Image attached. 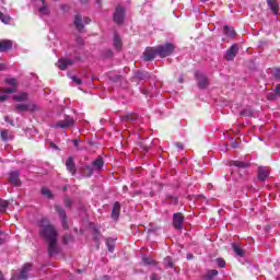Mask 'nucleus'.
<instances>
[{
  "mask_svg": "<svg viewBox=\"0 0 280 280\" xmlns=\"http://www.w3.org/2000/svg\"><path fill=\"white\" fill-rule=\"evenodd\" d=\"M27 93L26 92H22L20 94L13 95V100L15 102H27Z\"/></svg>",
  "mask_w": 280,
  "mask_h": 280,
  "instance_id": "c85d7f7f",
  "label": "nucleus"
},
{
  "mask_svg": "<svg viewBox=\"0 0 280 280\" xmlns=\"http://www.w3.org/2000/svg\"><path fill=\"white\" fill-rule=\"evenodd\" d=\"M275 93H277L278 95H280V84L276 85L275 88Z\"/></svg>",
  "mask_w": 280,
  "mask_h": 280,
  "instance_id": "6e6d98bb",
  "label": "nucleus"
},
{
  "mask_svg": "<svg viewBox=\"0 0 280 280\" xmlns=\"http://www.w3.org/2000/svg\"><path fill=\"white\" fill-rule=\"evenodd\" d=\"M272 75L273 78H276V80H280V68H275L272 71Z\"/></svg>",
  "mask_w": 280,
  "mask_h": 280,
  "instance_id": "c03bdc74",
  "label": "nucleus"
},
{
  "mask_svg": "<svg viewBox=\"0 0 280 280\" xmlns=\"http://www.w3.org/2000/svg\"><path fill=\"white\" fill-rule=\"evenodd\" d=\"M121 119L124 124H139L141 121V118L137 114H126Z\"/></svg>",
  "mask_w": 280,
  "mask_h": 280,
  "instance_id": "4468645a",
  "label": "nucleus"
},
{
  "mask_svg": "<svg viewBox=\"0 0 280 280\" xmlns=\"http://www.w3.org/2000/svg\"><path fill=\"white\" fill-rule=\"evenodd\" d=\"M164 266L166 268H174V261L172 260V257L168 256L164 259Z\"/></svg>",
  "mask_w": 280,
  "mask_h": 280,
  "instance_id": "58836bf2",
  "label": "nucleus"
},
{
  "mask_svg": "<svg viewBox=\"0 0 280 280\" xmlns=\"http://www.w3.org/2000/svg\"><path fill=\"white\" fill-rule=\"evenodd\" d=\"M185 222V215L180 212H175L173 214V226L176 231H183V224Z\"/></svg>",
  "mask_w": 280,
  "mask_h": 280,
  "instance_id": "0eeeda50",
  "label": "nucleus"
},
{
  "mask_svg": "<svg viewBox=\"0 0 280 280\" xmlns=\"http://www.w3.org/2000/svg\"><path fill=\"white\" fill-rule=\"evenodd\" d=\"M0 137H1L2 141H12L14 139L12 133H10V131H8L7 129L1 130Z\"/></svg>",
  "mask_w": 280,
  "mask_h": 280,
  "instance_id": "bb28decb",
  "label": "nucleus"
},
{
  "mask_svg": "<svg viewBox=\"0 0 280 280\" xmlns=\"http://www.w3.org/2000/svg\"><path fill=\"white\" fill-rule=\"evenodd\" d=\"M4 121L10 126H14V119L10 118V116H4Z\"/></svg>",
  "mask_w": 280,
  "mask_h": 280,
  "instance_id": "8fccbe9b",
  "label": "nucleus"
},
{
  "mask_svg": "<svg viewBox=\"0 0 280 280\" xmlns=\"http://www.w3.org/2000/svg\"><path fill=\"white\" fill-rule=\"evenodd\" d=\"M268 176H270V173L268 172V170H266V167L258 168V180L264 182L268 178Z\"/></svg>",
  "mask_w": 280,
  "mask_h": 280,
  "instance_id": "a878e982",
  "label": "nucleus"
},
{
  "mask_svg": "<svg viewBox=\"0 0 280 280\" xmlns=\"http://www.w3.org/2000/svg\"><path fill=\"white\" fill-rule=\"evenodd\" d=\"M14 45V42L10 39H0V52L3 54L5 51H10Z\"/></svg>",
  "mask_w": 280,
  "mask_h": 280,
  "instance_id": "dca6fc26",
  "label": "nucleus"
},
{
  "mask_svg": "<svg viewBox=\"0 0 280 280\" xmlns=\"http://www.w3.org/2000/svg\"><path fill=\"white\" fill-rule=\"evenodd\" d=\"M277 95H278L277 92H275V90H273V92L267 94V100L272 102V101L277 100Z\"/></svg>",
  "mask_w": 280,
  "mask_h": 280,
  "instance_id": "37998d69",
  "label": "nucleus"
},
{
  "mask_svg": "<svg viewBox=\"0 0 280 280\" xmlns=\"http://www.w3.org/2000/svg\"><path fill=\"white\" fill-rule=\"evenodd\" d=\"M106 246L109 253L115 252V238H107L106 240Z\"/></svg>",
  "mask_w": 280,
  "mask_h": 280,
  "instance_id": "2f4dec72",
  "label": "nucleus"
},
{
  "mask_svg": "<svg viewBox=\"0 0 280 280\" xmlns=\"http://www.w3.org/2000/svg\"><path fill=\"white\" fill-rule=\"evenodd\" d=\"M1 244H3V238L0 237V246H1Z\"/></svg>",
  "mask_w": 280,
  "mask_h": 280,
  "instance_id": "774afa93",
  "label": "nucleus"
},
{
  "mask_svg": "<svg viewBox=\"0 0 280 280\" xmlns=\"http://www.w3.org/2000/svg\"><path fill=\"white\" fill-rule=\"evenodd\" d=\"M121 213V203L119 201L114 202V207L112 210V219L119 220V215Z\"/></svg>",
  "mask_w": 280,
  "mask_h": 280,
  "instance_id": "412c9836",
  "label": "nucleus"
},
{
  "mask_svg": "<svg viewBox=\"0 0 280 280\" xmlns=\"http://www.w3.org/2000/svg\"><path fill=\"white\" fill-rule=\"evenodd\" d=\"M27 110H30L31 113H34V110H36V105H32V104L15 105V113H27Z\"/></svg>",
  "mask_w": 280,
  "mask_h": 280,
  "instance_id": "ddd939ff",
  "label": "nucleus"
},
{
  "mask_svg": "<svg viewBox=\"0 0 280 280\" xmlns=\"http://www.w3.org/2000/svg\"><path fill=\"white\" fill-rule=\"evenodd\" d=\"M240 51V46L237 44H233L225 52V60L231 61L235 60V56H237V52Z\"/></svg>",
  "mask_w": 280,
  "mask_h": 280,
  "instance_id": "9b49d317",
  "label": "nucleus"
},
{
  "mask_svg": "<svg viewBox=\"0 0 280 280\" xmlns=\"http://www.w3.org/2000/svg\"><path fill=\"white\" fill-rule=\"evenodd\" d=\"M195 78L199 89H207L209 86V79L202 72H195Z\"/></svg>",
  "mask_w": 280,
  "mask_h": 280,
  "instance_id": "9d476101",
  "label": "nucleus"
},
{
  "mask_svg": "<svg viewBox=\"0 0 280 280\" xmlns=\"http://www.w3.org/2000/svg\"><path fill=\"white\" fill-rule=\"evenodd\" d=\"M219 272L215 269L209 270L205 276V280H213L214 277H218Z\"/></svg>",
  "mask_w": 280,
  "mask_h": 280,
  "instance_id": "72a5a7b5",
  "label": "nucleus"
},
{
  "mask_svg": "<svg viewBox=\"0 0 280 280\" xmlns=\"http://www.w3.org/2000/svg\"><path fill=\"white\" fill-rule=\"evenodd\" d=\"M92 167L94 172H102L104 170V158L98 156L96 160L92 162Z\"/></svg>",
  "mask_w": 280,
  "mask_h": 280,
  "instance_id": "aec40b11",
  "label": "nucleus"
},
{
  "mask_svg": "<svg viewBox=\"0 0 280 280\" xmlns=\"http://www.w3.org/2000/svg\"><path fill=\"white\" fill-rule=\"evenodd\" d=\"M69 77L72 80V82H74L75 84H78V85L82 84V80H80L75 75H69Z\"/></svg>",
  "mask_w": 280,
  "mask_h": 280,
  "instance_id": "49530a36",
  "label": "nucleus"
},
{
  "mask_svg": "<svg viewBox=\"0 0 280 280\" xmlns=\"http://www.w3.org/2000/svg\"><path fill=\"white\" fill-rule=\"evenodd\" d=\"M0 280H5V278L3 277V273L0 271Z\"/></svg>",
  "mask_w": 280,
  "mask_h": 280,
  "instance_id": "0e129e2a",
  "label": "nucleus"
},
{
  "mask_svg": "<svg viewBox=\"0 0 280 280\" xmlns=\"http://www.w3.org/2000/svg\"><path fill=\"white\" fill-rule=\"evenodd\" d=\"M183 82H185V78L183 77V74H180L178 78V83L183 84Z\"/></svg>",
  "mask_w": 280,
  "mask_h": 280,
  "instance_id": "4d7b16f0",
  "label": "nucleus"
},
{
  "mask_svg": "<svg viewBox=\"0 0 280 280\" xmlns=\"http://www.w3.org/2000/svg\"><path fill=\"white\" fill-rule=\"evenodd\" d=\"M150 279L151 280H161V278H159V275H156V273H152Z\"/></svg>",
  "mask_w": 280,
  "mask_h": 280,
  "instance_id": "603ef678",
  "label": "nucleus"
},
{
  "mask_svg": "<svg viewBox=\"0 0 280 280\" xmlns=\"http://www.w3.org/2000/svg\"><path fill=\"white\" fill-rule=\"evenodd\" d=\"M223 32H224L225 36H230L231 38H233V36H235V28H233V27L224 26Z\"/></svg>",
  "mask_w": 280,
  "mask_h": 280,
  "instance_id": "f704fd0d",
  "label": "nucleus"
},
{
  "mask_svg": "<svg viewBox=\"0 0 280 280\" xmlns=\"http://www.w3.org/2000/svg\"><path fill=\"white\" fill-rule=\"evenodd\" d=\"M55 211L59 215L62 229L65 231L69 230V217H67V211L61 206L55 205Z\"/></svg>",
  "mask_w": 280,
  "mask_h": 280,
  "instance_id": "39448f33",
  "label": "nucleus"
},
{
  "mask_svg": "<svg viewBox=\"0 0 280 280\" xmlns=\"http://www.w3.org/2000/svg\"><path fill=\"white\" fill-rule=\"evenodd\" d=\"M126 19V9H124L121 5L116 7V10L114 12V21L117 23V25H121Z\"/></svg>",
  "mask_w": 280,
  "mask_h": 280,
  "instance_id": "1a4fd4ad",
  "label": "nucleus"
},
{
  "mask_svg": "<svg viewBox=\"0 0 280 280\" xmlns=\"http://www.w3.org/2000/svg\"><path fill=\"white\" fill-rule=\"evenodd\" d=\"M42 196H46V198H54V194L51 192V190H49V188H42Z\"/></svg>",
  "mask_w": 280,
  "mask_h": 280,
  "instance_id": "e433bc0d",
  "label": "nucleus"
},
{
  "mask_svg": "<svg viewBox=\"0 0 280 280\" xmlns=\"http://www.w3.org/2000/svg\"><path fill=\"white\" fill-rule=\"evenodd\" d=\"M240 147V143H237V140L235 139H231V148H233L234 150L237 149Z\"/></svg>",
  "mask_w": 280,
  "mask_h": 280,
  "instance_id": "09e8293b",
  "label": "nucleus"
},
{
  "mask_svg": "<svg viewBox=\"0 0 280 280\" xmlns=\"http://www.w3.org/2000/svg\"><path fill=\"white\" fill-rule=\"evenodd\" d=\"M8 100V95L7 94H3V95H0V103H3Z\"/></svg>",
  "mask_w": 280,
  "mask_h": 280,
  "instance_id": "864d4df0",
  "label": "nucleus"
},
{
  "mask_svg": "<svg viewBox=\"0 0 280 280\" xmlns=\"http://www.w3.org/2000/svg\"><path fill=\"white\" fill-rule=\"evenodd\" d=\"M33 2L39 16H49L51 10L49 9V3H47L46 0H33Z\"/></svg>",
  "mask_w": 280,
  "mask_h": 280,
  "instance_id": "20e7f679",
  "label": "nucleus"
},
{
  "mask_svg": "<svg viewBox=\"0 0 280 280\" xmlns=\"http://www.w3.org/2000/svg\"><path fill=\"white\" fill-rule=\"evenodd\" d=\"M68 242H69V235H65V236H63V243H65V244H68Z\"/></svg>",
  "mask_w": 280,
  "mask_h": 280,
  "instance_id": "052dcab7",
  "label": "nucleus"
},
{
  "mask_svg": "<svg viewBox=\"0 0 280 280\" xmlns=\"http://www.w3.org/2000/svg\"><path fill=\"white\" fill-rule=\"evenodd\" d=\"M0 71H5V63H0Z\"/></svg>",
  "mask_w": 280,
  "mask_h": 280,
  "instance_id": "680f3d73",
  "label": "nucleus"
},
{
  "mask_svg": "<svg viewBox=\"0 0 280 280\" xmlns=\"http://www.w3.org/2000/svg\"><path fill=\"white\" fill-rule=\"evenodd\" d=\"M38 235L43 242L48 246L49 257H54L60 253L58 247V229L51 224V221L47 218H42L37 221Z\"/></svg>",
  "mask_w": 280,
  "mask_h": 280,
  "instance_id": "f257e3e1",
  "label": "nucleus"
},
{
  "mask_svg": "<svg viewBox=\"0 0 280 280\" xmlns=\"http://www.w3.org/2000/svg\"><path fill=\"white\" fill-rule=\"evenodd\" d=\"M3 5H5V1L0 0V21L1 23L8 25V23H10L11 18L8 14H3V12H5V8Z\"/></svg>",
  "mask_w": 280,
  "mask_h": 280,
  "instance_id": "2eb2a0df",
  "label": "nucleus"
},
{
  "mask_svg": "<svg viewBox=\"0 0 280 280\" xmlns=\"http://www.w3.org/2000/svg\"><path fill=\"white\" fill-rule=\"evenodd\" d=\"M9 183L14 187H19L21 185V172L20 171H12L9 173Z\"/></svg>",
  "mask_w": 280,
  "mask_h": 280,
  "instance_id": "f8f14e48",
  "label": "nucleus"
},
{
  "mask_svg": "<svg viewBox=\"0 0 280 280\" xmlns=\"http://www.w3.org/2000/svg\"><path fill=\"white\" fill-rule=\"evenodd\" d=\"M66 167H67L68 172H70V174H72V176H75V172L78 171V168L75 167V162L73 161V156H70L67 159Z\"/></svg>",
  "mask_w": 280,
  "mask_h": 280,
  "instance_id": "a211bd4d",
  "label": "nucleus"
},
{
  "mask_svg": "<svg viewBox=\"0 0 280 280\" xmlns=\"http://www.w3.org/2000/svg\"><path fill=\"white\" fill-rule=\"evenodd\" d=\"M250 166V162L244 161H232L230 163V167H238L240 170H246V167Z\"/></svg>",
  "mask_w": 280,
  "mask_h": 280,
  "instance_id": "b1692460",
  "label": "nucleus"
},
{
  "mask_svg": "<svg viewBox=\"0 0 280 280\" xmlns=\"http://www.w3.org/2000/svg\"><path fill=\"white\" fill-rule=\"evenodd\" d=\"M74 26L78 30V32H82V30H84V24H83V20H82V15L77 14L74 15Z\"/></svg>",
  "mask_w": 280,
  "mask_h": 280,
  "instance_id": "393cba45",
  "label": "nucleus"
},
{
  "mask_svg": "<svg viewBox=\"0 0 280 280\" xmlns=\"http://www.w3.org/2000/svg\"><path fill=\"white\" fill-rule=\"evenodd\" d=\"M176 147H177L179 150H184V148H185V147L183 145V143H180V142H177V143H176Z\"/></svg>",
  "mask_w": 280,
  "mask_h": 280,
  "instance_id": "bf43d9fd",
  "label": "nucleus"
},
{
  "mask_svg": "<svg viewBox=\"0 0 280 280\" xmlns=\"http://www.w3.org/2000/svg\"><path fill=\"white\" fill-rule=\"evenodd\" d=\"M232 248L235 253V255H237L238 257H244V249H242V247H240V245L237 244H232Z\"/></svg>",
  "mask_w": 280,
  "mask_h": 280,
  "instance_id": "473e14b6",
  "label": "nucleus"
},
{
  "mask_svg": "<svg viewBox=\"0 0 280 280\" xmlns=\"http://www.w3.org/2000/svg\"><path fill=\"white\" fill-rule=\"evenodd\" d=\"M4 84H8L9 86L16 89V86H19V81H16L15 78H7L4 80Z\"/></svg>",
  "mask_w": 280,
  "mask_h": 280,
  "instance_id": "c756f323",
  "label": "nucleus"
},
{
  "mask_svg": "<svg viewBox=\"0 0 280 280\" xmlns=\"http://www.w3.org/2000/svg\"><path fill=\"white\" fill-rule=\"evenodd\" d=\"M63 205L67 209H71V207H73V200L69 197H65Z\"/></svg>",
  "mask_w": 280,
  "mask_h": 280,
  "instance_id": "4c0bfd02",
  "label": "nucleus"
},
{
  "mask_svg": "<svg viewBox=\"0 0 280 280\" xmlns=\"http://www.w3.org/2000/svg\"><path fill=\"white\" fill-rule=\"evenodd\" d=\"M72 143H73V145H74V148H75L77 150H82V149L80 148V140L74 139V140H72Z\"/></svg>",
  "mask_w": 280,
  "mask_h": 280,
  "instance_id": "3c124183",
  "label": "nucleus"
},
{
  "mask_svg": "<svg viewBox=\"0 0 280 280\" xmlns=\"http://www.w3.org/2000/svg\"><path fill=\"white\" fill-rule=\"evenodd\" d=\"M3 93H5L7 95H10L12 93H16V88H7L3 90Z\"/></svg>",
  "mask_w": 280,
  "mask_h": 280,
  "instance_id": "a18cd8bd",
  "label": "nucleus"
},
{
  "mask_svg": "<svg viewBox=\"0 0 280 280\" xmlns=\"http://www.w3.org/2000/svg\"><path fill=\"white\" fill-rule=\"evenodd\" d=\"M50 148L51 150H60V148H58L57 144L54 142H50Z\"/></svg>",
  "mask_w": 280,
  "mask_h": 280,
  "instance_id": "5fc2aeb1",
  "label": "nucleus"
},
{
  "mask_svg": "<svg viewBox=\"0 0 280 280\" xmlns=\"http://www.w3.org/2000/svg\"><path fill=\"white\" fill-rule=\"evenodd\" d=\"M135 78H137L138 80H150V72L137 71Z\"/></svg>",
  "mask_w": 280,
  "mask_h": 280,
  "instance_id": "cd10ccee",
  "label": "nucleus"
},
{
  "mask_svg": "<svg viewBox=\"0 0 280 280\" xmlns=\"http://www.w3.org/2000/svg\"><path fill=\"white\" fill-rule=\"evenodd\" d=\"M83 22L85 23V25H89V23H91V18H84Z\"/></svg>",
  "mask_w": 280,
  "mask_h": 280,
  "instance_id": "13d9d810",
  "label": "nucleus"
},
{
  "mask_svg": "<svg viewBox=\"0 0 280 280\" xmlns=\"http://www.w3.org/2000/svg\"><path fill=\"white\" fill-rule=\"evenodd\" d=\"M242 117H250V115H253V113L248 109H244L241 112Z\"/></svg>",
  "mask_w": 280,
  "mask_h": 280,
  "instance_id": "de8ad7c7",
  "label": "nucleus"
},
{
  "mask_svg": "<svg viewBox=\"0 0 280 280\" xmlns=\"http://www.w3.org/2000/svg\"><path fill=\"white\" fill-rule=\"evenodd\" d=\"M215 264L219 266V268H225L226 267V261L222 258H217Z\"/></svg>",
  "mask_w": 280,
  "mask_h": 280,
  "instance_id": "79ce46f5",
  "label": "nucleus"
},
{
  "mask_svg": "<svg viewBox=\"0 0 280 280\" xmlns=\"http://www.w3.org/2000/svg\"><path fill=\"white\" fill-rule=\"evenodd\" d=\"M140 93L145 95V97H154L156 95V85L151 84L149 89L141 88Z\"/></svg>",
  "mask_w": 280,
  "mask_h": 280,
  "instance_id": "f3484780",
  "label": "nucleus"
},
{
  "mask_svg": "<svg viewBox=\"0 0 280 280\" xmlns=\"http://www.w3.org/2000/svg\"><path fill=\"white\" fill-rule=\"evenodd\" d=\"M82 174L83 176H85V178H91V176H93V174H95V170L93 168V166L85 164L82 166Z\"/></svg>",
  "mask_w": 280,
  "mask_h": 280,
  "instance_id": "5701e85b",
  "label": "nucleus"
},
{
  "mask_svg": "<svg viewBox=\"0 0 280 280\" xmlns=\"http://www.w3.org/2000/svg\"><path fill=\"white\" fill-rule=\"evenodd\" d=\"M49 126L50 128H55L56 130H67L75 126V119H73V117L69 115H63L61 119L51 122Z\"/></svg>",
  "mask_w": 280,
  "mask_h": 280,
  "instance_id": "f03ea898",
  "label": "nucleus"
},
{
  "mask_svg": "<svg viewBox=\"0 0 280 280\" xmlns=\"http://www.w3.org/2000/svg\"><path fill=\"white\" fill-rule=\"evenodd\" d=\"M82 5H86L89 3V0H79Z\"/></svg>",
  "mask_w": 280,
  "mask_h": 280,
  "instance_id": "e2e57ef3",
  "label": "nucleus"
},
{
  "mask_svg": "<svg viewBox=\"0 0 280 280\" xmlns=\"http://www.w3.org/2000/svg\"><path fill=\"white\" fill-rule=\"evenodd\" d=\"M166 198L167 200H170L171 205H178V197L174 195H167Z\"/></svg>",
  "mask_w": 280,
  "mask_h": 280,
  "instance_id": "ea45409f",
  "label": "nucleus"
},
{
  "mask_svg": "<svg viewBox=\"0 0 280 280\" xmlns=\"http://www.w3.org/2000/svg\"><path fill=\"white\" fill-rule=\"evenodd\" d=\"M124 191H128V186H124Z\"/></svg>",
  "mask_w": 280,
  "mask_h": 280,
  "instance_id": "338daca9",
  "label": "nucleus"
},
{
  "mask_svg": "<svg viewBox=\"0 0 280 280\" xmlns=\"http://www.w3.org/2000/svg\"><path fill=\"white\" fill-rule=\"evenodd\" d=\"M10 205V201L8 200H1L0 201V213H5L8 207Z\"/></svg>",
  "mask_w": 280,
  "mask_h": 280,
  "instance_id": "c9c22d12",
  "label": "nucleus"
},
{
  "mask_svg": "<svg viewBox=\"0 0 280 280\" xmlns=\"http://www.w3.org/2000/svg\"><path fill=\"white\" fill-rule=\"evenodd\" d=\"M114 47L118 50L121 49V37L117 33L114 34Z\"/></svg>",
  "mask_w": 280,
  "mask_h": 280,
  "instance_id": "7c9ffc66",
  "label": "nucleus"
},
{
  "mask_svg": "<svg viewBox=\"0 0 280 280\" xmlns=\"http://www.w3.org/2000/svg\"><path fill=\"white\" fill-rule=\"evenodd\" d=\"M71 65H73V59L61 58L58 60V68L61 71H67V67H71Z\"/></svg>",
  "mask_w": 280,
  "mask_h": 280,
  "instance_id": "4be33fe9",
  "label": "nucleus"
},
{
  "mask_svg": "<svg viewBox=\"0 0 280 280\" xmlns=\"http://www.w3.org/2000/svg\"><path fill=\"white\" fill-rule=\"evenodd\" d=\"M32 271V264H25L20 273H14L11 277V280H27L30 277V272Z\"/></svg>",
  "mask_w": 280,
  "mask_h": 280,
  "instance_id": "423d86ee",
  "label": "nucleus"
},
{
  "mask_svg": "<svg viewBox=\"0 0 280 280\" xmlns=\"http://www.w3.org/2000/svg\"><path fill=\"white\" fill-rule=\"evenodd\" d=\"M97 5L102 4V0H96Z\"/></svg>",
  "mask_w": 280,
  "mask_h": 280,
  "instance_id": "69168bd1",
  "label": "nucleus"
},
{
  "mask_svg": "<svg viewBox=\"0 0 280 280\" xmlns=\"http://www.w3.org/2000/svg\"><path fill=\"white\" fill-rule=\"evenodd\" d=\"M142 264L144 266H152L154 265V260L150 257H142Z\"/></svg>",
  "mask_w": 280,
  "mask_h": 280,
  "instance_id": "a19ab883",
  "label": "nucleus"
},
{
  "mask_svg": "<svg viewBox=\"0 0 280 280\" xmlns=\"http://www.w3.org/2000/svg\"><path fill=\"white\" fill-rule=\"evenodd\" d=\"M267 5L275 16L279 15V2L277 0H267Z\"/></svg>",
  "mask_w": 280,
  "mask_h": 280,
  "instance_id": "6ab92c4d",
  "label": "nucleus"
},
{
  "mask_svg": "<svg viewBox=\"0 0 280 280\" xmlns=\"http://www.w3.org/2000/svg\"><path fill=\"white\" fill-rule=\"evenodd\" d=\"M156 56H159V52L156 51V46L155 47H147L142 58L145 62H152V60H154V58H156Z\"/></svg>",
  "mask_w": 280,
  "mask_h": 280,
  "instance_id": "6e6552de",
  "label": "nucleus"
},
{
  "mask_svg": "<svg viewBox=\"0 0 280 280\" xmlns=\"http://www.w3.org/2000/svg\"><path fill=\"white\" fill-rule=\"evenodd\" d=\"M155 49L160 58H167L174 54L176 46L172 43H165L155 46Z\"/></svg>",
  "mask_w": 280,
  "mask_h": 280,
  "instance_id": "7ed1b4c3",
  "label": "nucleus"
}]
</instances>
